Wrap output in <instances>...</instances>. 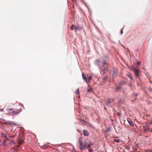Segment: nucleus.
Returning a JSON list of instances; mask_svg holds the SVG:
<instances>
[{"mask_svg": "<svg viewBox=\"0 0 152 152\" xmlns=\"http://www.w3.org/2000/svg\"><path fill=\"white\" fill-rule=\"evenodd\" d=\"M82 140V138H79L78 140L80 145V149L81 151L85 150L87 148L86 144L85 143H83Z\"/></svg>", "mask_w": 152, "mask_h": 152, "instance_id": "f257e3e1", "label": "nucleus"}, {"mask_svg": "<svg viewBox=\"0 0 152 152\" xmlns=\"http://www.w3.org/2000/svg\"><path fill=\"white\" fill-rule=\"evenodd\" d=\"M84 142L86 144L87 148H90L94 144L93 143L88 139L85 140Z\"/></svg>", "mask_w": 152, "mask_h": 152, "instance_id": "f03ea898", "label": "nucleus"}, {"mask_svg": "<svg viewBox=\"0 0 152 152\" xmlns=\"http://www.w3.org/2000/svg\"><path fill=\"white\" fill-rule=\"evenodd\" d=\"M20 112V109H11L10 110V113L12 114V115H15L19 113Z\"/></svg>", "mask_w": 152, "mask_h": 152, "instance_id": "7ed1b4c3", "label": "nucleus"}, {"mask_svg": "<svg viewBox=\"0 0 152 152\" xmlns=\"http://www.w3.org/2000/svg\"><path fill=\"white\" fill-rule=\"evenodd\" d=\"M132 69L134 72L135 76L138 77L139 73V69L137 68H135L134 67H133Z\"/></svg>", "mask_w": 152, "mask_h": 152, "instance_id": "20e7f679", "label": "nucleus"}, {"mask_svg": "<svg viewBox=\"0 0 152 152\" xmlns=\"http://www.w3.org/2000/svg\"><path fill=\"white\" fill-rule=\"evenodd\" d=\"M114 101V100L113 99H107L106 100V104L107 105L109 104L110 103H112Z\"/></svg>", "mask_w": 152, "mask_h": 152, "instance_id": "39448f33", "label": "nucleus"}, {"mask_svg": "<svg viewBox=\"0 0 152 152\" xmlns=\"http://www.w3.org/2000/svg\"><path fill=\"white\" fill-rule=\"evenodd\" d=\"M85 74L84 73H83L82 74V78H83V80H84L85 82H86V83H88V82L87 78L86 77H85Z\"/></svg>", "mask_w": 152, "mask_h": 152, "instance_id": "423d86ee", "label": "nucleus"}, {"mask_svg": "<svg viewBox=\"0 0 152 152\" xmlns=\"http://www.w3.org/2000/svg\"><path fill=\"white\" fill-rule=\"evenodd\" d=\"M121 86L120 85H116L115 86V90L116 91H118L121 88Z\"/></svg>", "mask_w": 152, "mask_h": 152, "instance_id": "0eeeda50", "label": "nucleus"}, {"mask_svg": "<svg viewBox=\"0 0 152 152\" xmlns=\"http://www.w3.org/2000/svg\"><path fill=\"white\" fill-rule=\"evenodd\" d=\"M127 120L131 126L133 125V124L131 119L129 118H127Z\"/></svg>", "mask_w": 152, "mask_h": 152, "instance_id": "6e6552de", "label": "nucleus"}, {"mask_svg": "<svg viewBox=\"0 0 152 152\" xmlns=\"http://www.w3.org/2000/svg\"><path fill=\"white\" fill-rule=\"evenodd\" d=\"M83 134L86 136H88L89 134L88 132L86 130H84L83 132Z\"/></svg>", "mask_w": 152, "mask_h": 152, "instance_id": "1a4fd4ad", "label": "nucleus"}, {"mask_svg": "<svg viewBox=\"0 0 152 152\" xmlns=\"http://www.w3.org/2000/svg\"><path fill=\"white\" fill-rule=\"evenodd\" d=\"M24 142V140L20 139H18L17 140V142L19 144L22 143Z\"/></svg>", "mask_w": 152, "mask_h": 152, "instance_id": "9d476101", "label": "nucleus"}, {"mask_svg": "<svg viewBox=\"0 0 152 152\" xmlns=\"http://www.w3.org/2000/svg\"><path fill=\"white\" fill-rule=\"evenodd\" d=\"M95 64L96 65H97L98 66H99L100 64V62L98 60H96L95 62Z\"/></svg>", "mask_w": 152, "mask_h": 152, "instance_id": "9b49d317", "label": "nucleus"}, {"mask_svg": "<svg viewBox=\"0 0 152 152\" xmlns=\"http://www.w3.org/2000/svg\"><path fill=\"white\" fill-rule=\"evenodd\" d=\"M127 76L131 80H132L133 79V77L131 74L129 73L127 75Z\"/></svg>", "mask_w": 152, "mask_h": 152, "instance_id": "f8f14e48", "label": "nucleus"}, {"mask_svg": "<svg viewBox=\"0 0 152 152\" xmlns=\"http://www.w3.org/2000/svg\"><path fill=\"white\" fill-rule=\"evenodd\" d=\"M126 82L123 81H121L119 83V84L120 85H126Z\"/></svg>", "mask_w": 152, "mask_h": 152, "instance_id": "ddd939ff", "label": "nucleus"}, {"mask_svg": "<svg viewBox=\"0 0 152 152\" xmlns=\"http://www.w3.org/2000/svg\"><path fill=\"white\" fill-rule=\"evenodd\" d=\"M88 81L90 83L92 79V77L91 76H88Z\"/></svg>", "mask_w": 152, "mask_h": 152, "instance_id": "4468645a", "label": "nucleus"}, {"mask_svg": "<svg viewBox=\"0 0 152 152\" xmlns=\"http://www.w3.org/2000/svg\"><path fill=\"white\" fill-rule=\"evenodd\" d=\"M6 124H10V125H12V124H15L13 122H12L11 121H7L6 123Z\"/></svg>", "mask_w": 152, "mask_h": 152, "instance_id": "2eb2a0df", "label": "nucleus"}, {"mask_svg": "<svg viewBox=\"0 0 152 152\" xmlns=\"http://www.w3.org/2000/svg\"><path fill=\"white\" fill-rule=\"evenodd\" d=\"M108 62H107V61H104L103 62V66H104L105 65H107L108 64Z\"/></svg>", "mask_w": 152, "mask_h": 152, "instance_id": "dca6fc26", "label": "nucleus"}, {"mask_svg": "<svg viewBox=\"0 0 152 152\" xmlns=\"http://www.w3.org/2000/svg\"><path fill=\"white\" fill-rule=\"evenodd\" d=\"M80 121H82V122H83V124H84V123H86V121H85V120H84L83 119H80Z\"/></svg>", "mask_w": 152, "mask_h": 152, "instance_id": "f3484780", "label": "nucleus"}, {"mask_svg": "<svg viewBox=\"0 0 152 152\" xmlns=\"http://www.w3.org/2000/svg\"><path fill=\"white\" fill-rule=\"evenodd\" d=\"M74 26L73 25H72V26L71 27H70V28L72 30H73L74 29ZM75 28L76 29H77V28H76V26H75Z\"/></svg>", "mask_w": 152, "mask_h": 152, "instance_id": "a211bd4d", "label": "nucleus"}, {"mask_svg": "<svg viewBox=\"0 0 152 152\" xmlns=\"http://www.w3.org/2000/svg\"><path fill=\"white\" fill-rule=\"evenodd\" d=\"M144 130L146 132V131H148V128L147 127H144Z\"/></svg>", "mask_w": 152, "mask_h": 152, "instance_id": "6ab92c4d", "label": "nucleus"}, {"mask_svg": "<svg viewBox=\"0 0 152 152\" xmlns=\"http://www.w3.org/2000/svg\"><path fill=\"white\" fill-rule=\"evenodd\" d=\"M114 141L118 143H119L120 142V140H116L115 139L114 140Z\"/></svg>", "mask_w": 152, "mask_h": 152, "instance_id": "aec40b11", "label": "nucleus"}, {"mask_svg": "<svg viewBox=\"0 0 152 152\" xmlns=\"http://www.w3.org/2000/svg\"><path fill=\"white\" fill-rule=\"evenodd\" d=\"M2 136L4 138H7V137H6V135H5L4 134V133H3V134H2Z\"/></svg>", "mask_w": 152, "mask_h": 152, "instance_id": "412c9836", "label": "nucleus"}, {"mask_svg": "<svg viewBox=\"0 0 152 152\" xmlns=\"http://www.w3.org/2000/svg\"><path fill=\"white\" fill-rule=\"evenodd\" d=\"M9 140L8 139L7 137L5 138H4V142H6L7 141Z\"/></svg>", "mask_w": 152, "mask_h": 152, "instance_id": "4be33fe9", "label": "nucleus"}, {"mask_svg": "<svg viewBox=\"0 0 152 152\" xmlns=\"http://www.w3.org/2000/svg\"><path fill=\"white\" fill-rule=\"evenodd\" d=\"M76 94H79V89H78L76 91Z\"/></svg>", "mask_w": 152, "mask_h": 152, "instance_id": "5701e85b", "label": "nucleus"}, {"mask_svg": "<svg viewBox=\"0 0 152 152\" xmlns=\"http://www.w3.org/2000/svg\"><path fill=\"white\" fill-rule=\"evenodd\" d=\"M91 88H89V89H88L87 91L88 92H90L91 91Z\"/></svg>", "mask_w": 152, "mask_h": 152, "instance_id": "b1692460", "label": "nucleus"}, {"mask_svg": "<svg viewBox=\"0 0 152 152\" xmlns=\"http://www.w3.org/2000/svg\"><path fill=\"white\" fill-rule=\"evenodd\" d=\"M89 152H93V150L91 148H90L88 149Z\"/></svg>", "mask_w": 152, "mask_h": 152, "instance_id": "393cba45", "label": "nucleus"}, {"mask_svg": "<svg viewBox=\"0 0 152 152\" xmlns=\"http://www.w3.org/2000/svg\"><path fill=\"white\" fill-rule=\"evenodd\" d=\"M14 143V141L13 140H11L10 142V144H12Z\"/></svg>", "mask_w": 152, "mask_h": 152, "instance_id": "a878e982", "label": "nucleus"}, {"mask_svg": "<svg viewBox=\"0 0 152 152\" xmlns=\"http://www.w3.org/2000/svg\"><path fill=\"white\" fill-rule=\"evenodd\" d=\"M3 144H4V145L5 146H6L7 145L6 142H4V141L3 143Z\"/></svg>", "mask_w": 152, "mask_h": 152, "instance_id": "bb28decb", "label": "nucleus"}, {"mask_svg": "<svg viewBox=\"0 0 152 152\" xmlns=\"http://www.w3.org/2000/svg\"><path fill=\"white\" fill-rule=\"evenodd\" d=\"M72 1L73 2V3H76V0H72Z\"/></svg>", "mask_w": 152, "mask_h": 152, "instance_id": "cd10ccee", "label": "nucleus"}, {"mask_svg": "<svg viewBox=\"0 0 152 152\" xmlns=\"http://www.w3.org/2000/svg\"><path fill=\"white\" fill-rule=\"evenodd\" d=\"M137 64L138 65H139L140 64V62H137Z\"/></svg>", "mask_w": 152, "mask_h": 152, "instance_id": "c85d7f7f", "label": "nucleus"}, {"mask_svg": "<svg viewBox=\"0 0 152 152\" xmlns=\"http://www.w3.org/2000/svg\"><path fill=\"white\" fill-rule=\"evenodd\" d=\"M123 28L121 30V34H122L123 33Z\"/></svg>", "mask_w": 152, "mask_h": 152, "instance_id": "c756f323", "label": "nucleus"}, {"mask_svg": "<svg viewBox=\"0 0 152 152\" xmlns=\"http://www.w3.org/2000/svg\"><path fill=\"white\" fill-rule=\"evenodd\" d=\"M106 78H104L103 79L104 82H105V80H106Z\"/></svg>", "mask_w": 152, "mask_h": 152, "instance_id": "7c9ffc66", "label": "nucleus"}, {"mask_svg": "<svg viewBox=\"0 0 152 152\" xmlns=\"http://www.w3.org/2000/svg\"><path fill=\"white\" fill-rule=\"evenodd\" d=\"M151 124H152V118L151 120Z\"/></svg>", "mask_w": 152, "mask_h": 152, "instance_id": "2f4dec72", "label": "nucleus"}, {"mask_svg": "<svg viewBox=\"0 0 152 152\" xmlns=\"http://www.w3.org/2000/svg\"><path fill=\"white\" fill-rule=\"evenodd\" d=\"M0 145H2V143H0Z\"/></svg>", "mask_w": 152, "mask_h": 152, "instance_id": "473e14b6", "label": "nucleus"}, {"mask_svg": "<svg viewBox=\"0 0 152 152\" xmlns=\"http://www.w3.org/2000/svg\"><path fill=\"white\" fill-rule=\"evenodd\" d=\"M150 152H152V149L150 151Z\"/></svg>", "mask_w": 152, "mask_h": 152, "instance_id": "72a5a7b5", "label": "nucleus"}, {"mask_svg": "<svg viewBox=\"0 0 152 152\" xmlns=\"http://www.w3.org/2000/svg\"><path fill=\"white\" fill-rule=\"evenodd\" d=\"M45 148V146H44Z\"/></svg>", "mask_w": 152, "mask_h": 152, "instance_id": "f704fd0d", "label": "nucleus"}]
</instances>
